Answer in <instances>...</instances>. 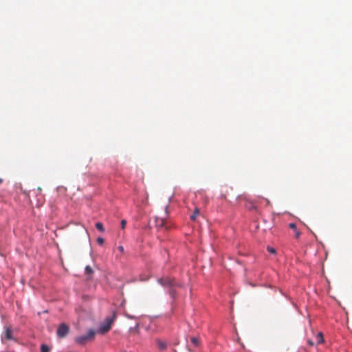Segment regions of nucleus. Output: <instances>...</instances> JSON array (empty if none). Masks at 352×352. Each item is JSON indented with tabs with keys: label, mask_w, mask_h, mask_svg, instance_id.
<instances>
[{
	"label": "nucleus",
	"mask_w": 352,
	"mask_h": 352,
	"mask_svg": "<svg viewBox=\"0 0 352 352\" xmlns=\"http://www.w3.org/2000/svg\"><path fill=\"white\" fill-rule=\"evenodd\" d=\"M308 343H309V344L310 346H313L314 345V342L311 340H308Z\"/></svg>",
	"instance_id": "obj_19"
},
{
	"label": "nucleus",
	"mask_w": 352,
	"mask_h": 352,
	"mask_svg": "<svg viewBox=\"0 0 352 352\" xmlns=\"http://www.w3.org/2000/svg\"><path fill=\"white\" fill-rule=\"evenodd\" d=\"M190 340H191V342L195 345V346H199V340L197 338L192 337V338H191Z\"/></svg>",
	"instance_id": "obj_12"
},
{
	"label": "nucleus",
	"mask_w": 352,
	"mask_h": 352,
	"mask_svg": "<svg viewBox=\"0 0 352 352\" xmlns=\"http://www.w3.org/2000/svg\"><path fill=\"white\" fill-rule=\"evenodd\" d=\"M316 340L318 344H322L324 342L323 334L322 332H318L316 336Z\"/></svg>",
	"instance_id": "obj_8"
},
{
	"label": "nucleus",
	"mask_w": 352,
	"mask_h": 352,
	"mask_svg": "<svg viewBox=\"0 0 352 352\" xmlns=\"http://www.w3.org/2000/svg\"><path fill=\"white\" fill-rule=\"evenodd\" d=\"M115 318V315L113 316V318H107L105 320V324H102L100 327V331L102 333H107L111 329V324L113 322V320Z\"/></svg>",
	"instance_id": "obj_5"
},
{
	"label": "nucleus",
	"mask_w": 352,
	"mask_h": 352,
	"mask_svg": "<svg viewBox=\"0 0 352 352\" xmlns=\"http://www.w3.org/2000/svg\"><path fill=\"white\" fill-rule=\"evenodd\" d=\"M118 249L119 250V251H120V252H122H122H124V248H123V246L120 245V246L118 248Z\"/></svg>",
	"instance_id": "obj_18"
},
{
	"label": "nucleus",
	"mask_w": 352,
	"mask_h": 352,
	"mask_svg": "<svg viewBox=\"0 0 352 352\" xmlns=\"http://www.w3.org/2000/svg\"><path fill=\"white\" fill-rule=\"evenodd\" d=\"M267 250L270 253H272V254L275 253V250L273 248L267 247Z\"/></svg>",
	"instance_id": "obj_17"
},
{
	"label": "nucleus",
	"mask_w": 352,
	"mask_h": 352,
	"mask_svg": "<svg viewBox=\"0 0 352 352\" xmlns=\"http://www.w3.org/2000/svg\"><path fill=\"white\" fill-rule=\"evenodd\" d=\"M2 339L12 340V330L10 327H7L5 331L4 336Z\"/></svg>",
	"instance_id": "obj_6"
},
{
	"label": "nucleus",
	"mask_w": 352,
	"mask_h": 352,
	"mask_svg": "<svg viewBox=\"0 0 352 352\" xmlns=\"http://www.w3.org/2000/svg\"><path fill=\"white\" fill-rule=\"evenodd\" d=\"M199 210L197 208H196L194 210L193 214L190 216L191 220L195 221L197 215H199Z\"/></svg>",
	"instance_id": "obj_10"
},
{
	"label": "nucleus",
	"mask_w": 352,
	"mask_h": 352,
	"mask_svg": "<svg viewBox=\"0 0 352 352\" xmlns=\"http://www.w3.org/2000/svg\"><path fill=\"white\" fill-rule=\"evenodd\" d=\"M3 182V179H0V184Z\"/></svg>",
	"instance_id": "obj_20"
},
{
	"label": "nucleus",
	"mask_w": 352,
	"mask_h": 352,
	"mask_svg": "<svg viewBox=\"0 0 352 352\" xmlns=\"http://www.w3.org/2000/svg\"><path fill=\"white\" fill-rule=\"evenodd\" d=\"M120 224H121V228L124 229L126 224V220H124V219L122 220Z\"/></svg>",
	"instance_id": "obj_16"
},
{
	"label": "nucleus",
	"mask_w": 352,
	"mask_h": 352,
	"mask_svg": "<svg viewBox=\"0 0 352 352\" xmlns=\"http://www.w3.org/2000/svg\"><path fill=\"white\" fill-rule=\"evenodd\" d=\"M96 335L94 329H89L87 334L78 336L75 338V342L80 345L85 344L87 342L92 340Z\"/></svg>",
	"instance_id": "obj_3"
},
{
	"label": "nucleus",
	"mask_w": 352,
	"mask_h": 352,
	"mask_svg": "<svg viewBox=\"0 0 352 352\" xmlns=\"http://www.w3.org/2000/svg\"><path fill=\"white\" fill-rule=\"evenodd\" d=\"M41 352H50V348L45 344H42L41 346Z\"/></svg>",
	"instance_id": "obj_14"
},
{
	"label": "nucleus",
	"mask_w": 352,
	"mask_h": 352,
	"mask_svg": "<svg viewBox=\"0 0 352 352\" xmlns=\"http://www.w3.org/2000/svg\"><path fill=\"white\" fill-rule=\"evenodd\" d=\"M158 283L161 284L162 286L165 287H170L171 289L170 290V295L172 297L175 296V291L173 287L177 285L175 280L169 277H164L158 280Z\"/></svg>",
	"instance_id": "obj_2"
},
{
	"label": "nucleus",
	"mask_w": 352,
	"mask_h": 352,
	"mask_svg": "<svg viewBox=\"0 0 352 352\" xmlns=\"http://www.w3.org/2000/svg\"><path fill=\"white\" fill-rule=\"evenodd\" d=\"M69 331V327L65 323H62L59 325L57 329V336L59 338H64L66 336Z\"/></svg>",
	"instance_id": "obj_4"
},
{
	"label": "nucleus",
	"mask_w": 352,
	"mask_h": 352,
	"mask_svg": "<svg viewBox=\"0 0 352 352\" xmlns=\"http://www.w3.org/2000/svg\"><path fill=\"white\" fill-rule=\"evenodd\" d=\"M289 227L294 230V232H295V236L296 239H298L300 235V232L297 230L296 225L294 223H291L289 224Z\"/></svg>",
	"instance_id": "obj_7"
},
{
	"label": "nucleus",
	"mask_w": 352,
	"mask_h": 352,
	"mask_svg": "<svg viewBox=\"0 0 352 352\" xmlns=\"http://www.w3.org/2000/svg\"><path fill=\"white\" fill-rule=\"evenodd\" d=\"M157 346L160 350L163 351V350L166 349L167 344H166V342H165L164 341L158 340Z\"/></svg>",
	"instance_id": "obj_9"
},
{
	"label": "nucleus",
	"mask_w": 352,
	"mask_h": 352,
	"mask_svg": "<svg viewBox=\"0 0 352 352\" xmlns=\"http://www.w3.org/2000/svg\"><path fill=\"white\" fill-rule=\"evenodd\" d=\"M96 228L97 230L100 231L101 232H103L104 231V226L102 223L98 222L96 223Z\"/></svg>",
	"instance_id": "obj_11"
},
{
	"label": "nucleus",
	"mask_w": 352,
	"mask_h": 352,
	"mask_svg": "<svg viewBox=\"0 0 352 352\" xmlns=\"http://www.w3.org/2000/svg\"><path fill=\"white\" fill-rule=\"evenodd\" d=\"M85 273L89 275H91L94 273L92 268L89 265L86 266Z\"/></svg>",
	"instance_id": "obj_13"
},
{
	"label": "nucleus",
	"mask_w": 352,
	"mask_h": 352,
	"mask_svg": "<svg viewBox=\"0 0 352 352\" xmlns=\"http://www.w3.org/2000/svg\"><path fill=\"white\" fill-rule=\"evenodd\" d=\"M168 213V207H166L164 214L155 217V222L156 227L165 228L166 230H168L170 228L169 223L167 219Z\"/></svg>",
	"instance_id": "obj_1"
},
{
	"label": "nucleus",
	"mask_w": 352,
	"mask_h": 352,
	"mask_svg": "<svg viewBox=\"0 0 352 352\" xmlns=\"http://www.w3.org/2000/svg\"><path fill=\"white\" fill-rule=\"evenodd\" d=\"M104 239L102 238V237H98L97 239V243L99 244V245H102L104 243Z\"/></svg>",
	"instance_id": "obj_15"
}]
</instances>
